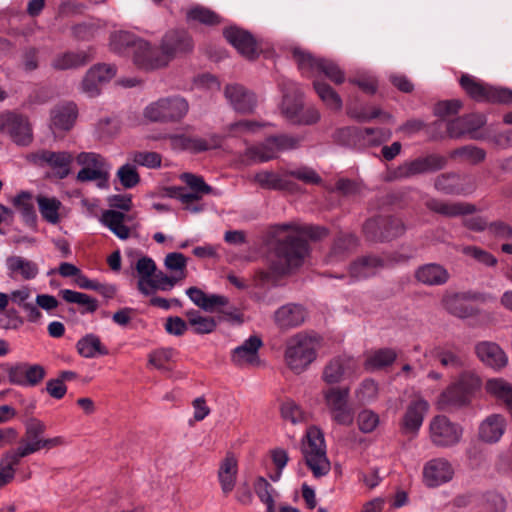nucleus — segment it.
<instances>
[{
  "label": "nucleus",
  "mask_w": 512,
  "mask_h": 512,
  "mask_svg": "<svg viewBox=\"0 0 512 512\" xmlns=\"http://www.w3.org/2000/svg\"><path fill=\"white\" fill-rule=\"evenodd\" d=\"M326 229L297 223L279 224L272 235L277 240L270 268L276 275H285L299 268L308 253L306 239H321Z\"/></svg>",
  "instance_id": "1"
},
{
  "label": "nucleus",
  "mask_w": 512,
  "mask_h": 512,
  "mask_svg": "<svg viewBox=\"0 0 512 512\" xmlns=\"http://www.w3.org/2000/svg\"><path fill=\"white\" fill-rule=\"evenodd\" d=\"M46 429V424L43 421L37 418L29 419L25 423V433L19 442V446L16 449L5 452L0 462L15 475L16 467L20 464L22 458L35 454L40 450L48 451L68 445V441L64 436L44 437Z\"/></svg>",
  "instance_id": "2"
},
{
  "label": "nucleus",
  "mask_w": 512,
  "mask_h": 512,
  "mask_svg": "<svg viewBox=\"0 0 512 512\" xmlns=\"http://www.w3.org/2000/svg\"><path fill=\"white\" fill-rule=\"evenodd\" d=\"M320 337L316 334L299 332L287 339L284 360L296 374L304 372L317 358Z\"/></svg>",
  "instance_id": "3"
},
{
  "label": "nucleus",
  "mask_w": 512,
  "mask_h": 512,
  "mask_svg": "<svg viewBox=\"0 0 512 512\" xmlns=\"http://www.w3.org/2000/svg\"><path fill=\"white\" fill-rule=\"evenodd\" d=\"M278 86L283 93L281 112L287 120L295 124H313L319 120L320 114L314 107L303 110L302 93L293 81L282 77Z\"/></svg>",
  "instance_id": "4"
},
{
  "label": "nucleus",
  "mask_w": 512,
  "mask_h": 512,
  "mask_svg": "<svg viewBox=\"0 0 512 512\" xmlns=\"http://www.w3.org/2000/svg\"><path fill=\"white\" fill-rule=\"evenodd\" d=\"M301 451L314 477L319 478L329 473L331 464L326 453L324 435L319 428L312 426L307 429Z\"/></svg>",
  "instance_id": "5"
},
{
  "label": "nucleus",
  "mask_w": 512,
  "mask_h": 512,
  "mask_svg": "<svg viewBox=\"0 0 512 512\" xmlns=\"http://www.w3.org/2000/svg\"><path fill=\"white\" fill-rule=\"evenodd\" d=\"M189 108L184 97L171 95L149 103L143 110V117L152 123H178L186 117Z\"/></svg>",
  "instance_id": "6"
},
{
  "label": "nucleus",
  "mask_w": 512,
  "mask_h": 512,
  "mask_svg": "<svg viewBox=\"0 0 512 512\" xmlns=\"http://www.w3.org/2000/svg\"><path fill=\"white\" fill-rule=\"evenodd\" d=\"M460 85L476 101L499 104L512 103V90L508 88L489 85L467 74L462 75Z\"/></svg>",
  "instance_id": "7"
},
{
  "label": "nucleus",
  "mask_w": 512,
  "mask_h": 512,
  "mask_svg": "<svg viewBox=\"0 0 512 512\" xmlns=\"http://www.w3.org/2000/svg\"><path fill=\"white\" fill-rule=\"evenodd\" d=\"M76 161L82 166V169L77 173L78 181H97L98 187H108L112 166L104 157L94 152H81L77 155Z\"/></svg>",
  "instance_id": "8"
},
{
  "label": "nucleus",
  "mask_w": 512,
  "mask_h": 512,
  "mask_svg": "<svg viewBox=\"0 0 512 512\" xmlns=\"http://www.w3.org/2000/svg\"><path fill=\"white\" fill-rule=\"evenodd\" d=\"M429 439L439 448L457 445L463 436V428L445 415L434 416L428 424Z\"/></svg>",
  "instance_id": "9"
},
{
  "label": "nucleus",
  "mask_w": 512,
  "mask_h": 512,
  "mask_svg": "<svg viewBox=\"0 0 512 512\" xmlns=\"http://www.w3.org/2000/svg\"><path fill=\"white\" fill-rule=\"evenodd\" d=\"M298 144L299 139L292 136H273L259 145L249 147L245 157L251 162H266L277 157L279 152L296 148Z\"/></svg>",
  "instance_id": "10"
},
{
  "label": "nucleus",
  "mask_w": 512,
  "mask_h": 512,
  "mask_svg": "<svg viewBox=\"0 0 512 512\" xmlns=\"http://www.w3.org/2000/svg\"><path fill=\"white\" fill-rule=\"evenodd\" d=\"M349 388L331 387L323 391L324 402L332 419L345 426L353 423V411L348 405Z\"/></svg>",
  "instance_id": "11"
},
{
  "label": "nucleus",
  "mask_w": 512,
  "mask_h": 512,
  "mask_svg": "<svg viewBox=\"0 0 512 512\" xmlns=\"http://www.w3.org/2000/svg\"><path fill=\"white\" fill-rule=\"evenodd\" d=\"M192 47V40L186 32L172 31L162 39L160 48L162 58L153 61L145 60L142 63L150 67H165L177 53L190 51Z\"/></svg>",
  "instance_id": "12"
},
{
  "label": "nucleus",
  "mask_w": 512,
  "mask_h": 512,
  "mask_svg": "<svg viewBox=\"0 0 512 512\" xmlns=\"http://www.w3.org/2000/svg\"><path fill=\"white\" fill-rule=\"evenodd\" d=\"M429 410V403L421 396H416L406 407L400 421L399 431L409 439L418 436L423 425L425 415Z\"/></svg>",
  "instance_id": "13"
},
{
  "label": "nucleus",
  "mask_w": 512,
  "mask_h": 512,
  "mask_svg": "<svg viewBox=\"0 0 512 512\" xmlns=\"http://www.w3.org/2000/svg\"><path fill=\"white\" fill-rule=\"evenodd\" d=\"M367 239L371 241H385L402 235L405 226L401 219L379 216L369 219L363 227Z\"/></svg>",
  "instance_id": "14"
},
{
  "label": "nucleus",
  "mask_w": 512,
  "mask_h": 512,
  "mask_svg": "<svg viewBox=\"0 0 512 512\" xmlns=\"http://www.w3.org/2000/svg\"><path fill=\"white\" fill-rule=\"evenodd\" d=\"M480 385L479 378L473 373H463L458 382L447 388L439 398V404L461 406L468 402L470 393Z\"/></svg>",
  "instance_id": "15"
},
{
  "label": "nucleus",
  "mask_w": 512,
  "mask_h": 512,
  "mask_svg": "<svg viewBox=\"0 0 512 512\" xmlns=\"http://www.w3.org/2000/svg\"><path fill=\"white\" fill-rule=\"evenodd\" d=\"M0 128L9 134L17 145L27 146L33 140L32 126L29 119L15 112L0 115Z\"/></svg>",
  "instance_id": "16"
},
{
  "label": "nucleus",
  "mask_w": 512,
  "mask_h": 512,
  "mask_svg": "<svg viewBox=\"0 0 512 512\" xmlns=\"http://www.w3.org/2000/svg\"><path fill=\"white\" fill-rule=\"evenodd\" d=\"M403 256H364L349 266V276L353 280H363L376 275L383 268L404 261Z\"/></svg>",
  "instance_id": "17"
},
{
  "label": "nucleus",
  "mask_w": 512,
  "mask_h": 512,
  "mask_svg": "<svg viewBox=\"0 0 512 512\" xmlns=\"http://www.w3.org/2000/svg\"><path fill=\"white\" fill-rule=\"evenodd\" d=\"M447 164L444 156L431 154L419 157L400 165L395 171L396 178H411L420 174L431 173L443 169Z\"/></svg>",
  "instance_id": "18"
},
{
  "label": "nucleus",
  "mask_w": 512,
  "mask_h": 512,
  "mask_svg": "<svg viewBox=\"0 0 512 512\" xmlns=\"http://www.w3.org/2000/svg\"><path fill=\"white\" fill-rule=\"evenodd\" d=\"M3 368L8 375L9 382L20 386H36L46 374L43 366L26 362L7 364Z\"/></svg>",
  "instance_id": "19"
},
{
  "label": "nucleus",
  "mask_w": 512,
  "mask_h": 512,
  "mask_svg": "<svg viewBox=\"0 0 512 512\" xmlns=\"http://www.w3.org/2000/svg\"><path fill=\"white\" fill-rule=\"evenodd\" d=\"M28 159L36 165H48L63 179L70 174V165L74 157L67 151L54 152L50 150H40L31 153Z\"/></svg>",
  "instance_id": "20"
},
{
  "label": "nucleus",
  "mask_w": 512,
  "mask_h": 512,
  "mask_svg": "<svg viewBox=\"0 0 512 512\" xmlns=\"http://www.w3.org/2000/svg\"><path fill=\"white\" fill-rule=\"evenodd\" d=\"M166 138L170 141V146L174 150H187L192 153H199L214 149L220 146L221 138L212 134L207 138L192 137L185 134H170Z\"/></svg>",
  "instance_id": "21"
},
{
  "label": "nucleus",
  "mask_w": 512,
  "mask_h": 512,
  "mask_svg": "<svg viewBox=\"0 0 512 512\" xmlns=\"http://www.w3.org/2000/svg\"><path fill=\"white\" fill-rule=\"evenodd\" d=\"M422 476L424 484L427 487L434 488L452 480L454 469L447 459L434 458L424 464Z\"/></svg>",
  "instance_id": "22"
},
{
  "label": "nucleus",
  "mask_w": 512,
  "mask_h": 512,
  "mask_svg": "<svg viewBox=\"0 0 512 512\" xmlns=\"http://www.w3.org/2000/svg\"><path fill=\"white\" fill-rule=\"evenodd\" d=\"M485 122L486 119L483 115L472 114L447 122L446 129L451 138H460L468 134L471 139L479 140L482 139V136L477 131Z\"/></svg>",
  "instance_id": "23"
},
{
  "label": "nucleus",
  "mask_w": 512,
  "mask_h": 512,
  "mask_svg": "<svg viewBox=\"0 0 512 512\" xmlns=\"http://www.w3.org/2000/svg\"><path fill=\"white\" fill-rule=\"evenodd\" d=\"M116 74V68L112 65L97 64L91 67L82 82L83 91L90 97L100 93V86L109 82Z\"/></svg>",
  "instance_id": "24"
},
{
  "label": "nucleus",
  "mask_w": 512,
  "mask_h": 512,
  "mask_svg": "<svg viewBox=\"0 0 512 512\" xmlns=\"http://www.w3.org/2000/svg\"><path fill=\"white\" fill-rule=\"evenodd\" d=\"M7 276L13 280L30 281L39 274L38 264L23 256L11 255L5 260Z\"/></svg>",
  "instance_id": "25"
},
{
  "label": "nucleus",
  "mask_w": 512,
  "mask_h": 512,
  "mask_svg": "<svg viewBox=\"0 0 512 512\" xmlns=\"http://www.w3.org/2000/svg\"><path fill=\"white\" fill-rule=\"evenodd\" d=\"M358 369L355 359L340 356L331 360L323 371V380L328 384H336L356 373Z\"/></svg>",
  "instance_id": "26"
},
{
  "label": "nucleus",
  "mask_w": 512,
  "mask_h": 512,
  "mask_svg": "<svg viewBox=\"0 0 512 512\" xmlns=\"http://www.w3.org/2000/svg\"><path fill=\"white\" fill-rule=\"evenodd\" d=\"M262 344L258 336H250L232 351V362L238 367L258 366L260 363L258 351Z\"/></svg>",
  "instance_id": "27"
},
{
  "label": "nucleus",
  "mask_w": 512,
  "mask_h": 512,
  "mask_svg": "<svg viewBox=\"0 0 512 512\" xmlns=\"http://www.w3.org/2000/svg\"><path fill=\"white\" fill-rule=\"evenodd\" d=\"M224 94L230 105L240 113H251L256 107L257 99L253 92L239 84H229Z\"/></svg>",
  "instance_id": "28"
},
{
  "label": "nucleus",
  "mask_w": 512,
  "mask_h": 512,
  "mask_svg": "<svg viewBox=\"0 0 512 512\" xmlns=\"http://www.w3.org/2000/svg\"><path fill=\"white\" fill-rule=\"evenodd\" d=\"M224 36L242 56L248 59H254L257 56L256 41L249 32L230 27L224 30Z\"/></svg>",
  "instance_id": "29"
},
{
  "label": "nucleus",
  "mask_w": 512,
  "mask_h": 512,
  "mask_svg": "<svg viewBox=\"0 0 512 512\" xmlns=\"http://www.w3.org/2000/svg\"><path fill=\"white\" fill-rule=\"evenodd\" d=\"M307 317L306 310L298 304H286L274 313V322L281 330H288L302 325Z\"/></svg>",
  "instance_id": "30"
},
{
  "label": "nucleus",
  "mask_w": 512,
  "mask_h": 512,
  "mask_svg": "<svg viewBox=\"0 0 512 512\" xmlns=\"http://www.w3.org/2000/svg\"><path fill=\"white\" fill-rule=\"evenodd\" d=\"M475 353L481 362L496 370L505 367L508 361L505 352L500 346L489 341L476 344Z\"/></svg>",
  "instance_id": "31"
},
{
  "label": "nucleus",
  "mask_w": 512,
  "mask_h": 512,
  "mask_svg": "<svg viewBox=\"0 0 512 512\" xmlns=\"http://www.w3.org/2000/svg\"><path fill=\"white\" fill-rule=\"evenodd\" d=\"M94 59V49L88 48L77 52H64L56 55L51 66L56 70L75 69L86 65Z\"/></svg>",
  "instance_id": "32"
},
{
  "label": "nucleus",
  "mask_w": 512,
  "mask_h": 512,
  "mask_svg": "<svg viewBox=\"0 0 512 512\" xmlns=\"http://www.w3.org/2000/svg\"><path fill=\"white\" fill-rule=\"evenodd\" d=\"M77 115L78 110L74 103L69 102L58 105L51 110V128L54 131H68L75 124Z\"/></svg>",
  "instance_id": "33"
},
{
  "label": "nucleus",
  "mask_w": 512,
  "mask_h": 512,
  "mask_svg": "<svg viewBox=\"0 0 512 512\" xmlns=\"http://www.w3.org/2000/svg\"><path fill=\"white\" fill-rule=\"evenodd\" d=\"M449 277L448 271L436 263L422 265L415 271L416 280L427 286L443 285Z\"/></svg>",
  "instance_id": "34"
},
{
  "label": "nucleus",
  "mask_w": 512,
  "mask_h": 512,
  "mask_svg": "<svg viewBox=\"0 0 512 512\" xmlns=\"http://www.w3.org/2000/svg\"><path fill=\"white\" fill-rule=\"evenodd\" d=\"M31 294V288L29 286L23 285L18 289L11 291L9 294V300L23 309L29 322L35 323L40 321L42 318V313L34 303L28 301L31 298Z\"/></svg>",
  "instance_id": "35"
},
{
  "label": "nucleus",
  "mask_w": 512,
  "mask_h": 512,
  "mask_svg": "<svg viewBox=\"0 0 512 512\" xmlns=\"http://www.w3.org/2000/svg\"><path fill=\"white\" fill-rule=\"evenodd\" d=\"M426 207L436 213L447 217L472 214L476 211L474 205L463 202H445L438 199H429Z\"/></svg>",
  "instance_id": "36"
},
{
  "label": "nucleus",
  "mask_w": 512,
  "mask_h": 512,
  "mask_svg": "<svg viewBox=\"0 0 512 512\" xmlns=\"http://www.w3.org/2000/svg\"><path fill=\"white\" fill-rule=\"evenodd\" d=\"M505 431V419L499 414H492L483 420L479 426V438L487 443L500 440Z\"/></svg>",
  "instance_id": "37"
},
{
  "label": "nucleus",
  "mask_w": 512,
  "mask_h": 512,
  "mask_svg": "<svg viewBox=\"0 0 512 512\" xmlns=\"http://www.w3.org/2000/svg\"><path fill=\"white\" fill-rule=\"evenodd\" d=\"M237 471L236 458L231 454H227L221 461L218 469V480L224 495H228L233 491L236 484Z\"/></svg>",
  "instance_id": "38"
},
{
  "label": "nucleus",
  "mask_w": 512,
  "mask_h": 512,
  "mask_svg": "<svg viewBox=\"0 0 512 512\" xmlns=\"http://www.w3.org/2000/svg\"><path fill=\"white\" fill-rule=\"evenodd\" d=\"M126 215L116 210H106L102 213L101 223L109 228L119 239L126 240L131 235V230L125 225Z\"/></svg>",
  "instance_id": "39"
},
{
  "label": "nucleus",
  "mask_w": 512,
  "mask_h": 512,
  "mask_svg": "<svg viewBox=\"0 0 512 512\" xmlns=\"http://www.w3.org/2000/svg\"><path fill=\"white\" fill-rule=\"evenodd\" d=\"M77 352L84 358H96L108 354V349L102 344L99 336L86 334L76 343Z\"/></svg>",
  "instance_id": "40"
},
{
  "label": "nucleus",
  "mask_w": 512,
  "mask_h": 512,
  "mask_svg": "<svg viewBox=\"0 0 512 512\" xmlns=\"http://www.w3.org/2000/svg\"><path fill=\"white\" fill-rule=\"evenodd\" d=\"M442 303L448 312L459 318H467L475 313L474 308L467 304V296L465 294L445 295Z\"/></svg>",
  "instance_id": "41"
},
{
  "label": "nucleus",
  "mask_w": 512,
  "mask_h": 512,
  "mask_svg": "<svg viewBox=\"0 0 512 512\" xmlns=\"http://www.w3.org/2000/svg\"><path fill=\"white\" fill-rule=\"evenodd\" d=\"M135 35L126 31L113 32L110 35V48L118 54L130 55L139 41Z\"/></svg>",
  "instance_id": "42"
},
{
  "label": "nucleus",
  "mask_w": 512,
  "mask_h": 512,
  "mask_svg": "<svg viewBox=\"0 0 512 512\" xmlns=\"http://www.w3.org/2000/svg\"><path fill=\"white\" fill-rule=\"evenodd\" d=\"M37 203L42 218L50 224H57L60 221V209L62 203L55 197L38 196Z\"/></svg>",
  "instance_id": "43"
},
{
  "label": "nucleus",
  "mask_w": 512,
  "mask_h": 512,
  "mask_svg": "<svg viewBox=\"0 0 512 512\" xmlns=\"http://www.w3.org/2000/svg\"><path fill=\"white\" fill-rule=\"evenodd\" d=\"M397 358V352L392 348H382L372 351L365 361L367 370H379L391 365Z\"/></svg>",
  "instance_id": "44"
},
{
  "label": "nucleus",
  "mask_w": 512,
  "mask_h": 512,
  "mask_svg": "<svg viewBox=\"0 0 512 512\" xmlns=\"http://www.w3.org/2000/svg\"><path fill=\"white\" fill-rule=\"evenodd\" d=\"M488 394L509 407L512 403V384L502 378L489 379L485 384Z\"/></svg>",
  "instance_id": "45"
},
{
  "label": "nucleus",
  "mask_w": 512,
  "mask_h": 512,
  "mask_svg": "<svg viewBox=\"0 0 512 512\" xmlns=\"http://www.w3.org/2000/svg\"><path fill=\"white\" fill-rule=\"evenodd\" d=\"M132 57H133L134 63L139 68L145 69V70H154V69H158L159 67L146 66L144 63H142V61H145V60L153 61V60L162 58L160 52H157L156 50L152 49L150 47V44L147 41L142 40V39H140L136 43V46L132 51Z\"/></svg>",
  "instance_id": "46"
},
{
  "label": "nucleus",
  "mask_w": 512,
  "mask_h": 512,
  "mask_svg": "<svg viewBox=\"0 0 512 512\" xmlns=\"http://www.w3.org/2000/svg\"><path fill=\"white\" fill-rule=\"evenodd\" d=\"M185 315L189 326L196 334H209L213 332L217 326L213 317L202 316L197 310H188Z\"/></svg>",
  "instance_id": "47"
},
{
  "label": "nucleus",
  "mask_w": 512,
  "mask_h": 512,
  "mask_svg": "<svg viewBox=\"0 0 512 512\" xmlns=\"http://www.w3.org/2000/svg\"><path fill=\"white\" fill-rule=\"evenodd\" d=\"M313 85L317 95L329 109L339 111L342 108V100L331 86L318 80Z\"/></svg>",
  "instance_id": "48"
},
{
  "label": "nucleus",
  "mask_w": 512,
  "mask_h": 512,
  "mask_svg": "<svg viewBox=\"0 0 512 512\" xmlns=\"http://www.w3.org/2000/svg\"><path fill=\"white\" fill-rule=\"evenodd\" d=\"M293 58L298 65L299 70L306 75L318 74V69L322 58H315L310 53L301 49H294Z\"/></svg>",
  "instance_id": "49"
},
{
  "label": "nucleus",
  "mask_w": 512,
  "mask_h": 512,
  "mask_svg": "<svg viewBox=\"0 0 512 512\" xmlns=\"http://www.w3.org/2000/svg\"><path fill=\"white\" fill-rule=\"evenodd\" d=\"M13 205L19 210L24 221L28 225L35 224L36 214L32 201V195L29 192H21L13 199Z\"/></svg>",
  "instance_id": "50"
},
{
  "label": "nucleus",
  "mask_w": 512,
  "mask_h": 512,
  "mask_svg": "<svg viewBox=\"0 0 512 512\" xmlns=\"http://www.w3.org/2000/svg\"><path fill=\"white\" fill-rule=\"evenodd\" d=\"M62 298L68 303H75L85 307V311L93 313L98 308V302L95 298L81 292L64 289L60 291Z\"/></svg>",
  "instance_id": "51"
},
{
  "label": "nucleus",
  "mask_w": 512,
  "mask_h": 512,
  "mask_svg": "<svg viewBox=\"0 0 512 512\" xmlns=\"http://www.w3.org/2000/svg\"><path fill=\"white\" fill-rule=\"evenodd\" d=\"M186 18L188 21H195L205 25H217L221 22L219 15L203 6L190 8L186 13Z\"/></svg>",
  "instance_id": "52"
},
{
  "label": "nucleus",
  "mask_w": 512,
  "mask_h": 512,
  "mask_svg": "<svg viewBox=\"0 0 512 512\" xmlns=\"http://www.w3.org/2000/svg\"><path fill=\"white\" fill-rule=\"evenodd\" d=\"M450 156L451 158H460L470 164H478L484 161L486 152L477 146L466 145L451 151Z\"/></svg>",
  "instance_id": "53"
},
{
  "label": "nucleus",
  "mask_w": 512,
  "mask_h": 512,
  "mask_svg": "<svg viewBox=\"0 0 512 512\" xmlns=\"http://www.w3.org/2000/svg\"><path fill=\"white\" fill-rule=\"evenodd\" d=\"M253 181L264 189L280 190L285 188L286 182L273 171H260L253 176Z\"/></svg>",
  "instance_id": "54"
},
{
  "label": "nucleus",
  "mask_w": 512,
  "mask_h": 512,
  "mask_svg": "<svg viewBox=\"0 0 512 512\" xmlns=\"http://www.w3.org/2000/svg\"><path fill=\"white\" fill-rule=\"evenodd\" d=\"M436 357L444 367L460 369L465 365L464 355L456 351L439 350L436 353Z\"/></svg>",
  "instance_id": "55"
},
{
  "label": "nucleus",
  "mask_w": 512,
  "mask_h": 512,
  "mask_svg": "<svg viewBox=\"0 0 512 512\" xmlns=\"http://www.w3.org/2000/svg\"><path fill=\"white\" fill-rule=\"evenodd\" d=\"M378 385L372 379H365L355 391V396L360 403H369L376 399Z\"/></svg>",
  "instance_id": "56"
},
{
  "label": "nucleus",
  "mask_w": 512,
  "mask_h": 512,
  "mask_svg": "<svg viewBox=\"0 0 512 512\" xmlns=\"http://www.w3.org/2000/svg\"><path fill=\"white\" fill-rule=\"evenodd\" d=\"M117 177L121 185L127 189L135 187L140 181L136 167L129 163L124 164L118 169Z\"/></svg>",
  "instance_id": "57"
},
{
  "label": "nucleus",
  "mask_w": 512,
  "mask_h": 512,
  "mask_svg": "<svg viewBox=\"0 0 512 512\" xmlns=\"http://www.w3.org/2000/svg\"><path fill=\"white\" fill-rule=\"evenodd\" d=\"M323 73L335 84H342L345 81L344 72L331 60L323 59L320 62L318 74Z\"/></svg>",
  "instance_id": "58"
},
{
  "label": "nucleus",
  "mask_w": 512,
  "mask_h": 512,
  "mask_svg": "<svg viewBox=\"0 0 512 512\" xmlns=\"http://www.w3.org/2000/svg\"><path fill=\"white\" fill-rule=\"evenodd\" d=\"M459 251L486 266H494L497 263L496 258L492 254L476 246H462Z\"/></svg>",
  "instance_id": "59"
},
{
  "label": "nucleus",
  "mask_w": 512,
  "mask_h": 512,
  "mask_svg": "<svg viewBox=\"0 0 512 512\" xmlns=\"http://www.w3.org/2000/svg\"><path fill=\"white\" fill-rule=\"evenodd\" d=\"M357 424L363 433H370L376 429L379 424V416L372 410H362L357 417Z\"/></svg>",
  "instance_id": "60"
},
{
  "label": "nucleus",
  "mask_w": 512,
  "mask_h": 512,
  "mask_svg": "<svg viewBox=\"0 0 512 512\" xmlns=\"http://www.w3.org/2000/svg\"><path fill=\"white\" fill-rule=\"evenodd\" d=\"M254 489L260 500L267 505L268 510H272L274 500L272 497L273 488L271 484L265 478L260 477L256 480Z\"/></svg>",
  "instance_id": "61"
},
{
  "label": "nucleus",
  "mask_w": 512,
  "mask_h": 512,
  "mask_svg": "<svg viewBox=\"0 0 512 512\" xmlns=\"http://www.w3.org/2000/svg\"><path fill=\"white\" fill-rule=\"evenodd\" d=\"M187 265L186 257L182 253L173 252L169 253L165 258V266L171 271L179 272L177 277L182 280L186 277L185 268Z\"/></svg>",
  "instance_id": "62"
},
{
  "label": "nucleus",
  "mask_w": 512,
  "mask_h": 512,
  "mask_svg": "<svg viewBox=\"0 0 512 512\" xmlns=\"http://www.w3.org/2000/svg\"><path fill=\"white\" fill-rule=\"evenodd\" d=\"M132 161L147 168H158L161 166V156L156 152H135L131 156Z\"/></svg>",
  "instance_id": "63"
},
{
  "label": "nucleus",
  "mask_w": 512,
  "mask_h": 512,
  "mask_svg": "<svg viewBox=\"0 0 512 512\" xmlns=\"http://www.w3.org/2000/svg\"><path fill=\"white\" fill-rule=\"evenodd\" d=\"M175 354V351L171 348L160 349L149 357V363L159 370H169L167 363L170 362Z\"/></svg>",
  "instance_id": "64"
}]
</instances>
